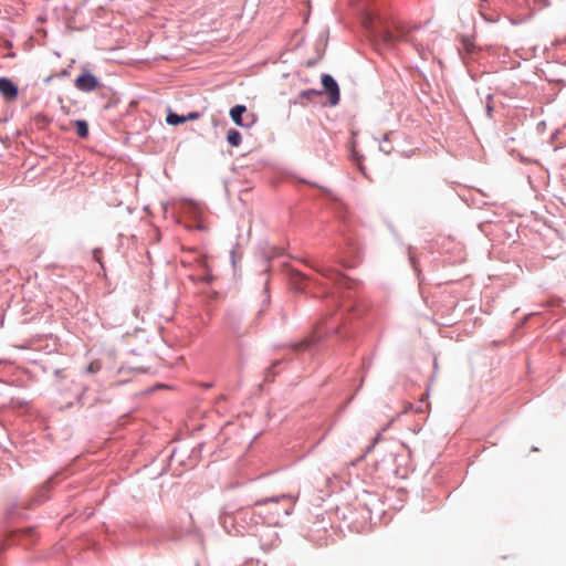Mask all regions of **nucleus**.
Masks as SVG:
<instances>
[{"mask_svg":"<svg viewBox=\"0 0 566 566\" xmlns=\"http://www.w3.org/2000/svg\"><path fill=\"white\" fill-rule=\"evenodd\" d=\"M294 502L295 500L292 496L282 495L258 501L255 506H264V510L260 511L259 514L263 515L266 524L276 525L282 513L284 515L291 514Z\"/></svg>","mask_w":566,"mask_h":566,"instance_id":"f257e3e1","label":"nucleus"},{"mask_svg":"<svg viewBox=\"0 0 566 566\" xmlns=\"http://www.w3.org/2000/svg\"><path fill=\"white\" fill-rule=\"evenodd\" d=\"M367 27L371 28L386 44H392L403 36V31L395 21L388 23L380 15L369 17L366 21Z\"/></svg>","mask_w":566,"mask_h":566,"instance_id":"f03ea898","label":"nucleus"},{"mask_svg":"<svg viewBox=\"0 0 566 566\" xmlns=\"http://www.w3.org/2000/svg\"><path fill=\"white\" fill-rule=\"evenodd\" d=\"M98 80L91 73L86 72L77 76L75 86L83 92H92L98 87Z\"/></svg>","mask_w":566,"mask_h":566,"instance_id":"7ed1b4c3","label":"nucleus"},{"mask_svg":"<svg viewBox=\"0 0 566 566\" xmlns=\"http://www.w3.org/2000/svg\"><path fill=\"white\" fill-rule=\"evenodd\" d=\"M322 84L329 96L331 104L336 105L339 102V88L336 81L331 75L324 74L322 76Z\"/></svg>","mask_w":566,"mask_h":566,"instance_id":"20e7f679","label":"nucleus"},{"mask_svg":"<svg viewBox=\"0 0 566 566\" xmlns=\"http://www.w3.org/2000/svg\"><path fill=\"white\" fill-rule=\"evenodd\" d=\"M0 93L8 101H13L18 96L17 85L7 77H0Z\"/></svg>","mask_w":566,"mask_h":566,"instance_id":"39448f33","label":"nucleus"},{"mask_svg":"<svg viewBox=\"0 0 566 566\" xmlns=\"http://www.w3.org/2000/svg\"><path fill=\"white\" fill-rule=\"evenodd\" d=\"M323 276L327 277V279H331V280H335L336 282L338 283H342V281H344V276L338 273L337 271H335L334 269L332 268H327V266H321V268H317L316 269Z\"/></svg>","mask_w":566,"mask_h":566,"instance_id":"423d86ee","label":"nucleus"},{"mask_svg":"<svg viewBox=\"0 0 566 566\" xmlns=\"http://www.w3.org/2000/svg\"><path fill=\"white\" fill-rule=\"evenodd\" d=\"M247 112L244 105H235L230 109L231 119L239 126H243L242 115Z\"/></svg>","mask_w":566,"mask_h":566,"instance_id":"0eeeda50","label":"nucleus"},{"mask_svg":"<svg viewBox=\"0 0 566 566\" xmlns=\"http://www.w3.org/2000/svg\"><path fill=\"white\" fill-rule=\"evenodd\" d=\"M227 140L231 146L238 147L242 142V137L237 129H229L227 134Z\"/></svg>","mask_w":566,"mask_h":566,"instance_id":"6e6552de","label":"nucleus"},{"mask_svg":"<svg viewBox=\"0 0 566 566\" xmlns=\"http://www.w3.org/2000/svg\"><path fill=\"white\" fill-rule=\"evenodd\" d=\"M76 133L81 138H86L88 136V125L85 120H76L75 122Z\"/></svg>","mask_w":566,"mask_h":566,"instance_id":"1a4fd4ad","label":"nucleus"},{"mask_svg":"<svg viewBox=\"0 0 566 566\" xmlns=\"http://www.w3.org/2000/svg\"><path fill=\"white\" fill-rule=\"evenodd\" d=\"M169 125H179L186 123L185 116H180L176 113L169 112L166 118Z\"/></svg>","mask_w":566,"mask_h":566,"instance_id":"9d476101","label":"nucleus"},{"mask_svg":"<svg viewBox=\"0 0 566 566\" xmlns=\"http://www.w3.org/2000/svg\"><path fill=\"white\" fill-rule=\"evenodd\" d=\"M314 343L313 338H305L301 343L295 345V349H305Z\"/></svg>","mask_w":566,"mask_h":566,"instance_id":"9b49d317","label":"nucleus"},{"mask_svg":"<svg viewBox=\"0 0 566 566\" xmlns=\"http://www.w3.org/2000/svg\"><path fill=\"white\" fill-rule=\"evenodd\" d=\"M101 367H102L101 363H99V361H97V360H95V361H92V363L87 366L86 370H87V373H90V374H95V373H97V371L101 369Z\"/></svg>","mask_w":566,"mask_h":566,"instance_id":"f8f14e48","label":"nucleus"},{"mask_svg":"<svg viewBox=\"0 0 566 566\" xmlns=\"http://www.w3.org/2000/svg\"><path fill=\"white\" fill-rule=\"evenodd\" d=\"M463 48H464V50H465L468 53H471V52H473V48H474V45H473V43H472L470 40L464 39V40H463Z\"/></svg>","mask_w":566,"mask_h":566,"instance_id":"ddd939ff","label":"nucleus"},{"mask_svg":"<svg viewBox=\"0 0 566 566\" xmlns=\"http://www.w3.org/2000/svg\"><path fill=\"white\" fill-rule=\"evenodd\" d=\"M199 117H200V114H199V113H197V112H191V113H189V114L185 115L186 122H187V120H196V119H198Z\"/></svg>","mask_w":566,"mask_h":566,"instance_id":"4468645a","label":"nucleus"},{"mask_svg":"<svg viewBox=\"0 0 566 566\" xmlns=\"http://www.w3.org/2000/svg\"><path fill=\"white\" fill-rule=\"evenodd\" d=\"M317 94L315 91H305L300 94L301 98H310L311 95Z\"/></svg>","mask_w":566,"mask_h":566,"instance_id":"2eb2a0df","label":"nucleus"}]
</instances>
